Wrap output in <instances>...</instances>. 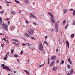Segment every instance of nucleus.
Masks as SVG:
<instances>
[{
	"instance_id": "6e6552de",
	"label": "nucleus",
	"mask_w": 75,
	"mask_h": 75,
	"mask_svg": "<svg viewBox=\"0 0 75 75\" xmlns=\"http://www.w3.org/2000/svg\"><path fill=\"white\" fill-rule=\"evenodd\" d=\"M55 61H52L51 62V64H50V67H52V66L55 64Z\"/></svg>"
},
{
	"instance_id": "c9c22d12",
	"label": "nucleus",
	"mask_w": 75,
	"mask_h": 75,
	"mask_svg": "<svg viewBox=\"0 0 75 75\" xmlns=\"http://www.w3.org/2000/svg\"><path fill=\"white\" fill-rule=\"evenodd\" d=\"M59 62V60L58 59H57V61H56V63L57 64H58V62Z\"/></svg>"
},
{
	"instance_id": "864d4df0",
	"label": "nucleus",
	"mask_w": 75,
	"mask_h": 75,
	"mask_svg": "<svg viewBox=\"0 0 75 75\" xmlns=\"http://www.w3.org/2000/svg\"><path fill=\"white\" fill-rule=\"evenodd\" d=\"M14 12H13V11H12L11 13V14H14Z\"/></svg>"
},
{
	"instance_id": "de8ad7c7",
	"label": "nucleus",
	"mask_w": 75,
	"mask_h": 75,
	"mask_svg": "<svg viewBox=\"0 0 75 75\" xmlns=\"http://www.w3.org/2000/svg\"><path fill=\"white\" fill-rule=\"evenodd\" d=\"M15 45H16L17 46H18V45H19L18 44V43H17L15 44Z\"/></svg>"
},
{
	"instance_id": "6ab92c4d",
	"label": "nucleus",
	"mask_w": 75,
	"mask_h": 75,
	"mask_svg": "<svg viewBox=\"0 0 75 75\" xmlns=\"http://www.w3.org/2000/svg\"><path fill=\"white\" fill-rule=\"evenodd\" d=\"M55 27L56 29H57V28H58V24L57 23L55 24Z\"/></svg>"
},
{
	"instance_id": "f03ea898",
	"label": "nucleus",
	"mask_w": 75,
	"mask_h": 75,
	"mask_svg": "<svg viewBox=\"0 0 75 75\" xmlns=\"http://www.w3.org/2000/svg\"><path fill=\"white\" fill-rule=\"evenodd\" d=\"M0 25H2V27L3 28H4L6 31H8V26L6 24L4 23L2 24H1V23H0Z\"/></svg>"
},
{
	"instance_id": "2eb2a0df",
	"label": "nucleus",
	"mask_w": 75,
	"mask_h": 75,
	"mask_svg": "<svg viewBox=\"0 0 75 75\" xmlns=\"http://www.w3.org/2000/svg\"><path fill=\"white\" fill-rule=\"evenodd\" d=\"M48 14H49V15H50V16L52 17V18H54V17L53 16V15H52V14L51 13L48 12Z\"/></svg>"
},
{
	"instance_id": "13d9d810",
	"label": "nucleus",
	"mask_w": 75,
	"mask_h": 75,
	"mask_svg": "<svg viewBox=\"0 0 75 75\" xmlns=\"http://www.w3.org/2000/svg\"><path fill=\"white\" fill-rule=\"evenodd\" d=\"M47 60H48V62H50V60H49V57Z\"/></svg>"
},
{
	"instance_id": "aec40b11",
	"label": "nucleus",
	"mask_w": 75,
	"mask_h": 75,
	"mask_svg": "<svg viewBox=\"0 0 75 75\" xmlns=\"http://www.w3.org/2000/svg\"><path fill=\"white\" fill-rule=\"evenodd\" d=\"M24 2H25V3H29V1H28V0H24Z\"/></svg>"
},
{
	"instance_id": "774afa93",
	"label": "nucleus",
	"mask_w": 75,
	"mask_h": 75,
	"mask_svg": "<svg viewBox=\"0 0 75 75\" xmlns=\"http://www.w3.org/2000/svg\"><path fill=\"white\" fill-rule=\"evenodd\" d=\"M14 73H16V72H17L16 71H14Z\"/></svg>"
},
{
	"instance_id": "7c9ffc66",
	"label": "nucleus",
	"mask_w": 75,
	"mask_h": 75,
	"mask_svg": "<svg viewBox=\"0 0 75 75\" xmlns=\"http://www.w3.org/2000/svg\"><path fill=\"white\" fill-rule=\"evenodd\" d=\"M14 49L11 50V53H12V54L13 52H14Z\"/></svg>"
},
{
	"instance_id": "2f4dec72",
	"label": "nucleus",
	"mask_w": 75,
	"mask_h": 75,
	"mask_svg": "<svg viewBox=\"0 0 75 75\" xmlns=\"http://www.w3.org/2000/svg\"><path fill=\"white\" fill-rule=\"evenodd\" d=\"M4 10H3L2 11L0 12V13H1V14H3V13H4Z\"/></svg>"
},
{
	"instance_id": "f8f14e48",
	"label": "nucleus",
	"mask_w": 75,
	"mask_h": 75,
	"mask_svg": "<svg viewBox=\"0 0 75 75\" xmlns=\"http://www.w3.org/2000/svg\"><path fill=\"white\" fill-rule=\"evenodd\" d=\"M67 67L68 69H71V66L68 64H67Z\"/></svg>"
},
{
	"instance_id": "c03bdc74",
	"label": "nucleus",
	"mask_w": 75,
	"mask_h": 75,
	"mask_svg": "<svg viewBox=\"0 0 75 75\" xmlns=\"http://www.w3.org/2000/svg\"><path fill=\"white\" fill-rule=\"evenodd\" d=\"M31 38H32V39H33V40H35V39L34 38V37H31Z\"/></svg>"
},
{
	"instance_id": "bb28decb",
	"label": "nucleus",
	"mask_w": 75,
	"mask_h": 75,
	"mask_svg": "<svg viewBox=\"0 0 75 75\" xmlns=\"http://www.w3.org/2000/svg\"><path fill=\"white\" fill-rule=\"evenodd\" d=\"M44 43L45 44L47 45V46H48V43H47V42L46 41H44Z\"/></svg>"
},
{
	"instance_id": "393cba45",
	"label": "nucleus",
	"mask_w": 75,
	"mask_h": 75,
	"mask_svg": "<svg viewBox=\"0 0 75 75\" xmlns=\"http://www.w3.org/2000/svg\"><path fill=\"white\" fill-rule=\"evenodd\" d=\"M73 16H75V11H73Z\"/></svg>"
},
{
	"instance_id": "ddd939ff",
	"label": "nucleus",
	"mask_w": 75,
	"mask_h": 75,
	"mask_svg": "<svg viewBox=\"0 0 75 75\" xmlns=\"http://www.w3.org/2000/svg\"><path fill=\"white\" fill-rule=\"evenodd\" d=\"M67 12V9H65L63 11V14H65Z\"/></svg>"
},
{
	"instance_id": "680f3d73",
	"label": "nucleus",
	"mask_w": 75,
	"mask_h": 75,
	"mask_svg": "<svg viewBox=\"0 0 75 75\" xmlns=\"http://www.w3.org/2000/svg\"><path fill=\"white\" fill-rule=\"evenodd\" d=\"M3 40H4V41H6V39H5V38H4Z\"/></svg>"
},
{
	"instance_id": "cd10ccee",
	"label": "nucleus",
	"mask_w": 75,
	"mask_h": 75,
	"mask_svg": "<svg viewBox=\"0 0 75 75\" xmlns=\"http://www.w3.org/2000/svg\"><path fill=\"white\" fill-rule=\"evenodd\" d=\"M26 37L27 38H29L30 37V36L29 35H28H28H27L26 36Z\"/></svg>"
},
{
	"instance_id": "052dcab7",
	"label": "nucleus",
	"mask_w": 75,
	"mask_h": 75,
	"mask_svg": "<svg viewBox=\"0 0 75 75\" xmlns=\"http://www.w3.org/2000/svg\"><path fill=\"white\" fill-rule=\"evenodd\" d=\"M58 49H56V52H58Z\"/></svg>"
},
{
	"instance_id": "69168bd1",
	"label": "nucleus",
	"mask_w": 75,
	"mask_h": 75,
	"mask_svg": "<svg viewBox=\"0 0 75 75\" xmlns=\"http://www.w3.org/2000/svg\"><path fill=\"white\" fill-rule=\"evenodd\" d=\"M6 6H9V4H7V5H6Z\"/></svg>"
},
{
	"instance_id": "c756f323",
	"label": "nucleus",
	"mask_w": 75,
	"mask_h": 75,
	"mask_svg": "<svg viewBox=\"0 0 75 75\" xmlns=\"http://www.w3.org/2000/svg\"><path fill=\"white\" fill-rule=\"evenodd\" d=\"M1 67H6V65H4V64H1Z\"/></svg>"
},
{
	"instance_id": "338daca9",
	"label": "nucleus",
	"mask_w": 75,
	"mask_h": 75,
	"mask_svg": "<svg viewBox=\"0 0 75 75\" xmlns=\"http://www.w3.org/2000/svg\"><path fill=\"white\" fill-rule=\"evenodd\" d=\"M54 31V29H52L51 32H52V31Z\"/></svg>"
},
{
	"instance_id": "20e7f679",
	"label": "nucleus",
	"mask_w": 75,
	"mask_h": 75,
	"mask_svg": "<svg viewBox=\"0 0 75 75\" xmlns=\"http://www.w3.org/2000/svg\"><path fill=\"white\" fill-rule=\"evenodd\" d=\"M30 18H32V17H33V18H34L35 19H37V17L33 15V14L31 13H30Z\"/></svg>"
},
{
	"instance_id": "dca6fc26",
	"label": "nucleus",
	"mask_w": 75,
	"mask_h": 75,
	"mask_svg": "<svg viewBox=\"0 0 75 75\" xmlns=\"http://www.w3.org/2000/svg\"><path fill=\"white\" fill-rule=\"evenodd\" d=\"M24 71H25V72H26V74H30V72H29V71H28L25 70H24Z\"/></svg>"
},
{
	"instance_id": "0eeeda50",
	"label": "nucleus",
	"mask_w": 75,
	"mask_h": 75,
	"mask_svg": "<svg viewBox=\"0 0 75 75\" xmlns=\"http://www.w3.org/2000/svg\"><path fill=\"white\" fill-rule=\"evenodd\" d=\"M56 58H57V57L55 56H52L51 57V60L52 61L55 60Z\"/></svg>"
},
{
	"instance_id": "5701e85b",
	"label": "nucleus",
	"mask_w": 75,
	"mask_h": 75,
	"mask_svg": "<svg viewBox=\"0 0 75 75\" xmlns=\"http://www.w3.org/2000/svg\"><path fill=\"white\" fill-rule=\"evenodd\" d=\"M13 41H15V42H18V40H17L13 39Z\"/></svg>"
},
{
	"instance_id": "4be33fe9",
	"label": "nucleus",
	"mask_w": 75,
	"mask_h": 75,
	"mask_svg": "<svg viewBox=\"0 0 75 75\" xmlns=\"http://www.w3.org/2000/svg\"><path fill=\"white\" fill-rule=\"evenodd\" d=\"M15 2H16V3H20V2H19L18 1L15 0Z\"/></svg>"
},
{
	"instance_id": "09e8293b",
	"label": "nucleus",
	"mask_w": 75,
	"mask_h": 75,
	"mask_svg": "<svg viewBox=\"0 0 75 75\" xmlns=\"http://www.w3.org/2000/svg\"><path fill=\"white\" fill-rule=\"evenodd\" d=\"M8 20H9V18H7L6 19H5V20L8 21Z\"/></svg>"
},
{
	"instance_id": "79ce46f5",
	"label": "nucleus",
	"mask_w": 75,
	"mask_h": 75,
	"mask_svg": "<svg viewBox=\"0 0 75 75\" xmlns=\"http://www.w3.org/2000/svg\"><path fill=\"white\" fill-rule=\"evenodd\" d=\"M3 20V19L2 18L0 17V21H2Z\"/></svg>"
},
{
	"instance_id": "f3484780",
	"label": "nucleus",
	"mask_w": 75,
	"mask_h": 75,
	"mask_svg": "<svg viewBox=\"0 0 75 75\" xmlns=\"http://www.w3.org/2000/svg\"><path fill=\"white\" fill-rule=\"evenodd\" d=\"M73 72H74V70L73 69H71L70 71V74H73Z\"/></svg>"
},
{
	"instance_id": "58836bf2",
	"label": "nucleus",
	"mask_w": 75,
	"mask_h": 75,
	"mask_svg": "<svg viewBox=\"0 0 75 75\" xmlns=\"http://www.w3.org/2000/svg\"><path fill=\"white\" fill-rule=\"evenodd\" d=\"M14 29V27L12 26L11 28V30H13Z\"/></svg>"
},
{
	"instance_id": "49530a36",
	"label": "nucleus",
	"mask_w": 75,
	"mask_h": 75,
	"mask_svg": "<svg viewBox=\"0 0 75 75\" xmlns=\"http://www.w3.org/2000/svg\"><path fill=\"white\" fill-rule=\"evenodd\" d=\"M22 54H23V50H22L21 52V55Z\"/></svg>"
},
{
	"instance_id": "b1692460",
	"label": "nucleus",
	"mask_w": 75,
	"mask_h": 75,
	"mask_svg": "<svg viewBox=\"0 0 75 75\" xmlns=\"http://www.w3.org/2000/svg\"><path fill=\"white\" fill-rule=\"evenodd\" d=\"M67 21H66V20H64L63 21V25H65V22H66Z\"/></svg>"
},
{
	"instance_id": "9d476101",
	"label": "nucleus",
	"mask_w": 75,
	"mask_h": 75,
	"mask_svg": "<svg viewBox=\"0 0 75 75\" xmlns=\"http://www.w3.org/2000/svg\"><path fill=\"white\" fill-rule=\"evenodd\" d=\"M68 62L70 63V64H72V62L71 61V57H69V59H68Z\"/></svg>"
},
{
	"instance_id": "e433bc0d",
	"label": "nucleus",
	"mask_w": 75,
	"mask_h": 75,
	"mask_svg": "<svg viewBox=\"0 0 75 75\" xmlns=\"http://www.w3.org/2000/svg\"><path fill=\"white\" fill-rule=\"evenodd\" d=\"M28 34H27V33H25V34H24V35L26 37L27 35H28Z\"/></svg>"
},
{
	"instance_id": "7ed1b4c3",
	"label": "nucleus",
	"mask_w": 75,
	"mask_h": 75,
	"mask_svg": "<svg viewBox=\"0 0 75 75\" xmlns=\"http://www.w3.org/2000/svg\"><path fill=\"white\" fill-rule=\"evenodd\" d=\"M43 48H44V47L42 45V44L40 43L39 45V48L40 50L41 51H43Z\"/></svg>"
},
{
	"instance_id": "5fc2aeb1",
	"label": "nucleus",
	"mask_w": 75,
	"mask_h": 75,
	"mask_svg": "<svg viewBox=\"0 0 75 75\" xmlns=\"http://www.w3.org/2000/svg\"><path fill=\"white\" fill-rule=\"evenodd\" d=\"M12 43H13V44H15L16 45V42H13Z\"/></svg>"
},
{
	"instance_id": "a878e982",
	"label": "nucleus",
	"mask_w": 75,
	"mask_h": 75,
	"mask_svg": "<svg viewBox=\"0 0 75 75\" xmlns=\"http://www.w3.org/2000/svg\"><path fill=\"white\" fill-rule=\"evenodd\" d=\"M33 23L34 25H35V26H37V23H35V22L34 21L33 22Z\"/></svg>"
},
{
	"instance_id": "603ef678",
	"label": "nucleus",
	"mask_w": 75,
	"mask_h": 75,
	"mask_svg": "<svg viewBox=\"0 0 75 75\" xmlns=\"http://www.w3.org/2000/svg\"><path fill=\"white\" fill-rule=\"evenodd\" d=\"M72 10H73V9L71 8L70 9V11H72Z\"/></svg>"
},
{
	"instance_id": "37998d69",
	"label": "nucleus",
	"mask_w": 75,
	"mask_h": 75,
	"mask_svg": "<svg viewBox=\"0 0 75 75\" xmlns=\"http://www.w3.org/2000/svg\"><path fill=\"white\" fill-rule=\"evenodd\" d=\"M1 46L2 48H3V47H4V45L3 44H1Z\"/></svg>"
},
{
	"instance_id": "412c9836",
	"label": "nucleus",
	"mask_w": 75,
	"mask_h": 75,
	"mask_svg": "<svg viewBox=\"0 0 75 75\" xmlns=\"http://www.w3.org/2000/svg\"><path fill=\"white\" fill-rule=\"evenodd\" d=\"M74 36H75V35H74V34H72L71 35V38H74Z\"/></svg>"
},
{
	"instance_id": "3c124183",
	"label": "nucleus",
	"mask_w": 75,
	"mask_h": 75,
	"mask_svg": "<svg viewBox=\"0 0 75 75\" xmlns=\"http://www.w3.org/2000/svg\"><path fill=\"white\" fill-rule=\"evenodd\" d=\"M9 54V52H8L7 53V55H8H8Z\"/></svg>"
},
{
	"instance_id": "a19ab883",
	"label": "nucleus",
	"mask_w": 75,
	"mask_h": 75,
	"mask_svg": "<svg viewBox=\"0 0 75 75\" xmlns=\"http://www.w3.org/2000/svg\"><path fill=\"white\" fill-rule=\"evenodd\" d=\"M25 22L27 24H28L29 23L27 21H25Z\"/></svg>"
},
{
	"instance_id": "a211bd4d",
	"label": "nucleus",
	"mask_w": 75,
	"mask_h": 75,
	"mask_svg": "<svg viewBox=\"0 0 75 75\" xmlns=\"http://www.w3.org/2000/svg\"><path fill=\"white\" fill-rule=\"evenodd\" d=\"M72 25H75V21L74 20H73Z\"/></svg>"
},
{
	"instance_id": "f704fd0d",
	"label": "nucleus",
	"mask_w": 75,
	"mask_h": 75,
	"mask_svg": "<svg viewBox=\"0 0 75 75\" xmlns=\"http://www.w3.org/2000/svg\"><path fill=\"white\" fill-rule=\"evenodd\" d=\"M14 57H16V58H17V57H18V55H17V54H15L14 55Z\"/></svg>"
},
{
	"instance_id": "bf43d9fd",
	"label": "nucleus",
	"mask_w": 75,
	"mask_h": 75,
	"mask_svg": "<svg viewBox=\"0 0 75 75\" xmlns=\"http://www.w3.org/2000/svg\"><path fill=\"white\" fill-rule=\"evenodd\" d=\"M23 46H24V45H25V44L23 43Z\"/></svg>"
},
{
	"instance_id": "ea45409f",
	"label": "nucleus",
	"mask_w": 75,
	"mask_h": 75,
	"mask_svg": "<svg viewBox=\"0 0 75 75\" xmlns=\"http://www.w3.org/2000/svg\"><path fill=\"white\" fill-rule=\"evenodd\" d=\"M4 60H6V59H7V57H4Z\"/></svg>"
},
{
	"instance_id": "a18cd8bd",
	"label": "nucleus",
	"mask_w": 75,
	"mask_h": 75,
	"mask_svg": "<svg viewBox=\"0 0 75 75\" xmlns=\"http://www.w3.org/2000/svg\"><path fill=\"white\" fill-rule=\"evenodd\" d=\"M6 42L7 44L9 42H8V40H6Z\"/></svg>"
},
{
	"instance_id": "4c0bfd02",
	"label": "nucleus",
	"mask_w": 75,
	"mask_h": 75,
	"mask_svg": "<svg viewBox=\"0 0 75 75\" xmlns=\"http://www.w3.org/2000/svg\"><path fill=\"white\" fill-rule=\"evenodd\" d=\"M68 24H67V25H66V27H65V29H67V26H68Z\"/></svg>"
},
{
	"instance_id": "8fccbe9b",
	"label": "nucleus",
	"mask_w": 75,
	"mask_h": 75,
	"mask_svg": "<svg viewBox=\"0 0 75 75\" xmlns=\"http://www.w3.org/2000/svg\"><path fill=\"white\" fill-rule=\"evenodd\" d=\"M8 25H10V21H8Z\"/></svg>"
},
{
	"instance_id": "9b49d317",
	"label": "nucleus",
	"mask_w": 75,
	"mask_h": 75,
	"mask_svg": "<svg viewBox=\"0 0 75 75\" xmlns=\"http://www.w3.org/2000/svg\"><path fill=\"white\" fill-rule=\"evenodd\" d=\"M51 21L52 23H53V24H55V20H54V18L52 19V18H51Z\"/></svg>"
},
{
	"instance_id": "72a5a7b5",
	"label": "nucleus",
	"mask_w": 75,
	"mask_h": 75,
	"mask_svg": "<svg viewBox=\"0 0 75 75\" xmlns=\"http://www.w3.org/2000/svg\"><path fill=\"white\" fill-rule=\"evenodd\" d=\"M64 60H62L61 64H64Z\"/></svg>"
},
{
	"instance_id": "423d86ee",
	"label": "nucleus",
	"mask_w": 75,
	"mask_h": 75,
	"mask_svg": "<svg viewBox=\"0 0 75 75\" xmlns=\"http://www.w3.org/2000/svg\"><path fill=\"white\" fill-rule=\"evenodd\" d=\"M27 44L28 45L30 49H33V44L29 43H27Z\"/></svg>"
},
{
	"instance_id": "c85d7f7f",
	"label": "nucleus",
	"mask_w": 75,
	"mask_h": 75,
	"mask_svg": "<svg viewBox=\"0 0 75 75\" xmlns=\"http://www.w3.org/2000/svg\"><path fill=\"white\" fill-rule=\"evenodd\" d=\"M5 2L6 3H11V2H8L7 1V0L5 1Z\"/></svg>"
},
{
	"instance_id": "6e6d98bb",
	"label": "nucleus",
	"mask_w": 75,
	"mask_h": 75,
	"mask_svg": "<svg viewBox=\"0 0 75 75\" xmlns=\"http://www.w3.org/2000/svg\"><path fill=\"white\" fill-rule=\"evenodd\" d=\"M70 75V73H68L67 75Z\"/></svg>"
},
{
	"instance_id": "4d7b16f0",
	"label": "nucleus",
	"mask_w": 75,
	"mask_h": 75,
	"mask_svg": "<svg viewBox=\"0 0 75 75\" xmlns=\"http://www.w3.org/2000/svg\"><path fill=\"white\" fill-rule=\"evenodd\" d=\"M23 38V40H25V38Z\"/></svg>"
},
{
	"instance_id": "1a4fd4ad",
	"label": "nucleus",
	"mask_w": 75,
	"mask_h": 75,
	"mask_svg": "<svg viewBox=\"0 0 75 75\" xmlns=\"http://www.w3.org/2000/svg\"><path fill=\"white\" fill-rule=\"evenodd\" d=\"M58 68V67H54L53 68V71H56V70H57V69Z\"/></svg>"
},
{
	"instance_id": "f257e3e1",
	"label": "nucleus",
	"mask_w": 75,
	"mask_h": 75,
	"mask_svg": "<svg viewBox=\"0 0 75 75\" xmlns=\"http://www.w3.org/2000/svg\"><path fill=\"white\" fill-rule=\"evenodd\" d=\"M28 34L30 35H31L33 34L34 32V30H32L31 28H30L27 31Z\"/></svg>"
},
{
	"instance_id": "4468645a",
	"label": "nucleus",
	"mask_w": 75,
	"mask_h": 75,
	"mask_svg": "<svg viewBox=\"0 0 75 75\" xmlns=\"http://www.w3.org/2000/svg\"><path fill=\"white\" fill-rule=\"evenodd\" d=\"M66 43L67 44V47H68V48H69V42H68V41H67L66 42Z\"/></svg>"
},
{
	"instance_id": "0e129e2a",
	"label": "nucleus",
	"mask_w": 75,
	"mask_h": 75,
	"mask_svg": "<svg viewBox=\"0 0 75 75\" xmlns=\"http://www.w3.org/2000/svg\"><path fill=\"white\" fill-rule=\"evenodd\" d=\"M56 30H57L56 31V32H58V30L57 28L56 29Z\"/></svg>"
},
{
	"instance_id": "e2e57ef3",
	"label": "nucleus",
	"mask_w": 75,
	"mask_h": 75,
	"mask_svg": "<svg viewBox=\"0 0 75 75\" xmlns=\"http://www.w3.org/2000/svg\"><path fill=\"white\" fill-rule=\"evenodd\" d=\"M61 35H62V32L61 31Z\"/></svg>"
},
{
	"instance_id": "473e14b6",
	"label": "nucleus",
	"mask_w": 75,
	"mask_h": 75,
	"mask_svg": "<svg viewBox=\"0 0 75 75\" xmlns=\"http://www.w3.org/2000/svg\"><path fill=\"white\" fill-rule=\"evenodd\" d=\"M43 66H44V64L39 66V67L40 68V67H43Z\"/></svg>"
},
{
	"instance_id": "39448f33",
	"label": "nucleus",
	"mask_w": 75,
	"mask_h": 75,
	"mask_svg": "<svg viewBox=\"0 0 75 75\" xmlns=\"http://www.w3.org/2000/svg\"><path fill=\"white\" fill-rule=\"evenodd\" d=\"M3 69H5L6 70H8V71H11L10 70V69L9 68V67L8 66H6L5 67H3Z\"/></svg>"
}]
</instances>
